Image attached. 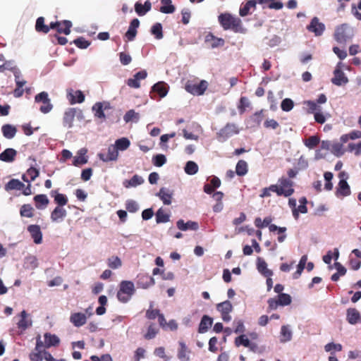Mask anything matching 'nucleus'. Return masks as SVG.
<instances>
[{
    "mask_svg": "<svg viewBox=\"0 0 361 361\" xmlns=\"http://www.w3.org/2000/svg\"><path fill=\"white\" fill-rule=\"evenodd\" d=\"M354 35L353 29L346 23L336 27L334 35L335 40L339 44H345Z\"/></svg>",
    "mask_w": 361,
    "mask_h": 361,
    "instance_id": "nucleus-4",
    "label": "nucleus"
},
{
    "mask_svg": "<svg viewBox=\"0 0 361 361\" xmlns=\"http://www.w3.org/2000/svg\"><path fill=\"white\" fill-rule=\"evenodd\" d=\"M143 183L144 179L141 176L135 174L130 180H126L123 182V185L128 188L130 187H136Z\"/></svg>",
    "mask_w": 361,
    "mask_h": 361,
    "instance_id": "nucleus-33",
    "label": "nucleus"
},
{
    "mask_svg": "<svg viewBox=\"0 0 361 361\" xmlns=\"http://www.w3.org/2000/svg\"><path fill=\"white\" fill-rule=\"evenodd\" d=\"M92 110L94 112V116L102 120L106 118V116L104 113L103 105L101 102H97L93 106Z\"/></svg>",
    "mask_w": 361,
    "mask_h": 361,
    "instance_id": "nucleus-47",
    "label": "nucleus"
},
{
    "mask_svg": "<svg viewBox=\"0 0 361 361\" xmlns=\"http://www.w3.org/2000/svg\"><path fill=\"white\" fill-rule=\"evenodd\" d=\"M247 164L244 160H240L238 161L235 166V172L237 175L240 176H245L247 173Z\"/></svg>",
    "mask_w": 361,
    "mask_h": 361,
    "instance_id": "nucleus-42",
    "label": "nucleus"
},
{
    "mask_svg": "<svg viewBox=\"0 0 361 361\" xmlns=\"http://www.w3.org/2000/svg\"><path fill=\"white\" fill-rule=\"evenodd\" d=\"M34 209L30 204H25L20 209V214L23 217L32 218L34 216Z\"/></svg>",
    "mask_w": 361,
    "mask_h": 361,
    "instance_id": "nucleus-39",
    "label": "nucleus"
},
{
    "mask_svg": "<svg viewBox=\"0 0 361 361\" xmlns=\"http://www.w3.org/2000/svg\"><path fill=\"white\" fill-rule=\"evenodd\" d=\"M140 119V114L135 112L133 109L128 111L123 116V120L126 123L130 121L137 122Z\"/></svg>",
    "mask_w": 361,
    "mask_h": 361,
    "instance_id": "nucleus-43",
    "label": "nucleus"
},
{
    "mask_svg": "<svg viewBox=\"0 0 361 361\" xmlns=\"http://www.w3.org/2000/svg\"><path fill=\"white\" fill-rule=\"evenodd\" d=\"M35 101L37 103H42L39 110L43 114L49 113L53 108L48 93L46 92H42L37 94L35 97Z\"/></svg>",
    "mask_w": 361,
    "mask_h": 361,
    "instance_id": "nucleus-8",
    "label": "nucleus"
},
{
    "mask_svg": "<svg viewBox=\"0 0 361 361\" xmlns=\"http://www.w3.org/2000/svg\"><path fill=\"white\" fill-rule=\"evenodd\" d=\"M307 29L310 32H314L315 36H320L325 30V25L324 23L319 22L317 17H314L310 25L307 26Z\"/></svg>",
    "mask_w": 361,
    "mask_h": 361,
    "instance_id": "nucleus-11",
    "label": "nucleus"
},
{
    "mask_svg": "<svg viewBox=\"0 0 361 361\" xmlns=\"http://www.w3.org/2000/svg\"><path fill=\"white\" fill-rule=\"evenodd\" d=\"M44 338L45 348H49L52 346H58L60 343L59 338L55 334H51V333H45L44 335Z\"/></svg>",
    "mask_w": 361,
    "mask_h": 361,
    "instance_id": "nucleus-23",
    "label": "nucleus"
},
{
    "mask_svg": "<svg viewBox=\"0 0 361 361\" xmlns=\"http://www.w3.org/2000/svg\"><path fill=\"white\" fill-rule=\"evenodd\" d=\"M126 209L131 213H135L138 210V204L137 203L132 200H129L126 203Z\"/></svg>",
    "mask_w": 361,
    "mask_h": 361,
    "instance_id": "nucleus-61",
    "label": "nucleus"
},
{
    "mask_svg": "<svg viewBox=\"0 0 361 361\" xmlns=\"http://www.w3.org/2000/svg\"><path fill=\"white\" fill-rule=\"evenodd\" d=\"M306 262H307V256L303 255L299 262L297 271L293 274L294 279H298L300 276L302 271L305 269Z\"/></svg>",
    "mask_w": 361,
    "mask_h": 361,
    "instance_id": "nucleus-52",
    "label": "nucleus"
},
{
    "mask_svg": "<svg viewBox=\"0 0 361 361\" xmlns=\"http://www.w3.org/2000/svg\"><path fill=\"white\" fill-rule=\"evenodd\" d=\"M176 225L178 228L181 231H197L199 228L198 224L195 221H188L186 223H185L183 219H180L177 221Z\"/></svg>",
    "mask_w": 361,
    "mask_h": 361,
    "instance_id": "nucleus-24",
    "label": "nucleus"
},
{
    "mask_svg": "<svg viewBox=\"0 0 361 361\" xmlns=\"http://www.w3.org/2000/svg\"><path fill=\"white\" fill-rule=\"evenodd\" d=\"M50 194L54 197L56 207H63L68 203V198L64 194L59 193L57 190H51Z\"/></svg>",
    "mask_w": 361,
    "mask_h": 361,
    "instance_id": "nucleus-29",
    "label": "nucleus"
},
{
    "mask_svg": "<svg viewBox=\"0 0 361 361\" xmlns=\"http://www.w3.org/2000/svg\"><path fill=\"white\" fill-rule=\"evenodd\" d=\"M67 98L71 104L82 103L85 100V95L80 90L74 91L71 90L67 94Z\"/></svg>",
    "mask_w": 361,
    "mask_h": 361,
    "instance_id": "nucleus-18",
    "label": "nucleus"
},
{
    "mask_svg": "<svg viewBox=\"0 0 361 361\" xmlns=\"http://www.w3.org/2000/svg\"><path fill=\"white\" fill-rule=\"evenodd\" d=\"M213 323V319L207 315H204L201 319V322L199 325L198 332L200 334H204L207 331L209 327L212 326Z\"/></svg>",
    "mask_w": 361,
    "mask_h": 361,
    "instance_id": "nucleus-27",
    "label": "nucleus"
},
{
    "mask_svg": "<svg viewBox=\"0 0 361 361\" xmlns=\"http://www.w3.org/2000/svg\"><path fill=\"white\" fill-rule=\"evenodd\" d=\"M25 188V184L18 179H11L5 185L6 190H21Z\"/></svg>",
    "mask_w": 361,
    "mask_h": 361,
    "instance_id": "nucleus-32",
    "label": "nucleus"
},
{
    "mask_svg": "<svg viewBox=\"0 0 361 361\" xmlns=\"http://www.w3.org/2000/svg\"><path fill=\"white\" fill-rule=\"evenodd\" d=\"M278 185L272 187L278 196L290 197L294 193V183L290 179L281 177L278 180Z\"/></svg>",
    "mask_w": 361,
    "mask_h": 361,
    "instance_id": "nucleus-3",
    "label": "nucleus"
},
{
    "mask_svg": "<svg viewBox=\"0 0 361 361\" xmlns=\"http://www.w3.org/2000/svg\"><path fill=\"white\" fill-rule=\"evenodd\" d=\"M70 321L75 326L80 327L86 323L87 317L84 313L75 312L71 314Z\"/></svg>",
    "mask_w": 361,
    "mask_h": 361,
    "instance_id": "nucleus-21",
    "label": "nucleus"
},
{
    "mask_svg": "<svg viewBox=\"0 0 361 361\" xmlns=\"http://www.w3.org/2000/svg\"><path fill=\"white\" fill-rule=\"evenodd\" d=\"M256 1L254 0L247 1L244 5L241 6L239 10L240 16L244 17L249 14L251 8H255Z\"/></svg>",
    "mask_w": 361,
    "mask_h": 361,
    "instance_id": "nucleus-36",
    "label": "nucleus"
},
{
    "mask_svg": "<svg viewBox=\"0 0 361 361\" xmlns=\"http://www.w3.org/2000/svg\"><path fill=\"white\" fill-rule=\"evenodd\" d=\"M130 145V140L126 137H122L118 139L115 142V147H116L117 150L124 151L127 149Z\"/></svg>",
    "mask_w": 361,
    "mask_h": 361,
    "instance_id": "nucleus-41",
    "label": "nucleus"
},
{
    "mask_svg": "<svg viewBox=\"0 0 361 361\" xmlns=\"http://www.w3.org/2000/svg\"><path fill=\"white\" fill-rule=\"evenodd\" d=\"M279 303L281 306L288 305L291 303V297L286 293H281L278 295Z\"/></svg>",
    "mask_w": 361,
    "mask_h": 361,
    "instance_id": "nucleus-54",
    "label": "nucleus"
},
{
    "mask_svg": "<svg viewBox=\"0 0 361 361\" xmlns=\"http://www.w3.org/2000/svg\"><path fill=\"white\" fill-rule=\"evenodd\" d=\"M152 91L159 94V97H164L169 91V87L164 82H158L152 87Z\"/></svg>",
    "mask_w": 361,
    "mask_h": 361,
    "instance_id": "nucleus-25",
    "label": "nucleus"
},
{
    "mask_svg": "<svg viewBox=\"0 0 361 361\" xmlns=\"http://www.w3.org/2000/svg\"><path fill=\"white\" fill-rule=\"evenodd\" d=\"M341 63H338L334 71V77L331 78V82L337 86L346 84L348 82V78L341 70L340 66Z\"/></svg>",
    "mask_w": 361,
    "mask_h": 361,
    "instance_id": "nucleus-10",
    "label": "nucleus"
},
{
    "mask_svg": "<svg viewBox=\"0 0 361 361\" xmlns=\"http://www.w3.org/2000/svg\"><path fill=\"white\" fill-rule=\"evenodd\" d=\"M86 152V150H85L84 152H82V149L80 150V155L76 156L73 158V164L75 166H79L81 165H83L87 162V159L84 156L85 153Z\"/></svg>",
    "mask_w": 361,
    "mask_h": 361,
    "instance_id": "nucleus-51",
    "label": "nucleus"
},
{
    "mask_svg": "<svg viewBox=\"0 0 361 361\" xmlns=\"http://www.w3.org/2000/svg\"><path fill=\"white\" fill-rule=\"evenodd\" d=\"M257 269L266 277H269L273 275L272 271L267 269V264L266 262L260 258H258Z\"/></svg>",
    "mask_w": 361,
    "mask_h": 361,
    "instance_id": "nucleus-34",
    "label": "nucleus"
},
{
    "mask_svg": "<svg viewBox=\"0 0 361 361\" xmlns=\"http://www.w3.org/2000/svg\"><path fill=\"white\" fill-rule=\"evenodd\" d=\"M154 284V279L149 275L140 274L137 276V286L138 288L146 289Z\"/></svg>",
    "mask_w": 361,
    "mask_h": 361,
    "instance_id": "nucleus-15",
    "label": "nucleus"
},
{
    "mask_svg": "<svg viewBox=\"0 0 361 361\" xmlns=\"http://www.w3.org/2000/svg\"><path fill=\"white\" fill-rule=\"evenodd\" d=\"M82 117V111L78 108H68L66 110L63 117V125L64 127L71 128L73 126L75 117Z\"/></svg>",
    "mask_w": 361,
    "mask_h": 361,
    "instance_id": "nucleus-6",
    "label": "nucleus"
},
{
    "mask_svg": "<svg viewBox=\"0 0 361 361\" xmlns=\"http://www.w3.org/2000/svg\"><path fill=\"white\" fill-rule=\"evenodd\" d=\"M185 172L188 175H195L198 171L197 164L192 161H188L185 166Z\"/></svg>",
    "mask_w": 361,
    "mask_h": 361,
    "instance_id": "nucleus-45",
    "label": "nucleus"
},
{
    "mask_svg": "<svg viewBox=\"0 0 361 361\" xmlns=\"http://www.w3.org/2000/svg\"><path fill=\"white\" fill-rule=\"evenodd\" d=\"M158 331L153 324L149 325L147 332L145 335V338L147 340L152 339L155 337Z\"/></svg>",
    "mask_w": 361,
    "mask_h": 361,
    "instance_id": "nucleus-63",
    "label": "nucleus"
},
{
    "mask_svg": "<svg viewBox=\"0 0 361 361\" xmlns=\"http://www.w3.org/2000/svg\"><path fill=\"white\" fill-rule=\"evenodd\" d=\"M135 292V286L132 281H122L119 284L116 297L120 302L126 303L131 299Z\"/></svg>",
    "mask_w": 361,
    "mask_h": 361,
    "instance_id": "nucleus-2",
    "label": "nucleus"
},
{
    "mask_svg": "<svg viewBox=\"0 0 361 361\" xmlns=\"http://www.w3.org/2000/svg\"><path fill=\"white\" fill-rule=\"evenodd\" d=\"M294 106L293 101L291 99L286 98L281 104V108L283 111H290Z\"/></svg>",
    "mask_w": 361,
    "mask_h": 361,
    "instance_id": "nucleus-56",
    "label": "nucleus"
},
{
    "mask_svg": "<svg viewBox=\"0 0 361 361\" xmlns=\"http://www.w3.org/2000/svg\"><path fill=\"white\" fill-rule=\"evenodd\" d=\"M350 188L347 180H340L335 192L336 196L337 197H344L350 195Z\"/></svg>",
    "mask_w": 361,
    "mask_h": 361,
    "instance_id": "nucleus-14",
    "label": "nucleus"
},
{
    "mask_svg": "<svg viewBox=\"0 0 361 361\" xmlns=\"http://www.w3.org/2000/svg\"><path fill=\"white\" fill-rule=\"evenodd\" d=\"M235 344L236 346L243 345L247 348V346H250V341L245 335H240L235 338Z\"/></svg>",
    "mask_w": 361,
    "mask_h": 361,
    "instance_id": "nucleus-57",
    "label": "nucleus"
},
{
    "mask_svg": "<svg viewBox=\"0 0 361 361\" xmlns=\"http://www.w3.org/2000/svg\"><path fill=\"white\" fill-rule=\"evenodd\" d=\"M156 221L157 224L166 223L169 221V215L160 208L156 213Z\"/></svg>",
    "mask_w": 361,
    "mask_h": 361,
    "instance_id": "nucleus-49",
    "label": "nucleus"
},
{
    "mask_svg": "<svg viewBox=\"0 0 361 361\" xmlns=\"http://www.w3.org/2000/svg\"><path fill=\"white\" fill-rule=\"evenodd\" d=\"M35 30L37 32L47 34L49 32V27L44 24V18L39 17L36 20Z\"/></svg>",
    "mask_w": 361,
    "mask_h": 361,
    "instance_id": "nucleus-37",
    "label": "nucleus"
},
{
    "mask_svg": "<svg viewBox=\"0 0 361 361\" xmlns=\"http://www.w3.org/2000/svg\"><path fill=\"white\" fill-rule=\"evenodd\" d=\"M319 137L317 135H312L305 139L304 144L309 149H313L319 145Z\"/></svg>",
    "mask_w": 361,
    "mask_h": 361,
    "instance_id": "nucleus-44",
    "label": "nucleus"
},
{
    "mask_svg": "<svg viewBox=\"0 0 361 361\" xmlns=\"http://www.w3.org/2000/svg\"><path fill=\"white\" fill-rule=\"evenodd\" d=\"M151 33L154 35L157 39L163 38L162 25L160 23H156L151 28Z\"/></svg>",
    "mask_w": 361,
    "mask_h": 361,
    "instance_id": "nucleus-46",
    "label": "nucleus"
},
{
    "mask_svg": "<svg viewBox=\"0 0 361 361\" xmlns=\"http://www.w3.org/2000/svg\"><path fill=\"white\" fill-rule=\"evenodd\" d=\"M343 349L342 345L340 343H329L324 346L326 352L333 353L332 351H341Z\"/></svg>",
    "mask_w": 361,
    "mask_h": 361,
    "instance_id": "nucleus-58",
    "label": "nucleus"
},
{
    "mask_svg": "<svg viewBox=\"0 0 361 361\" xmlns=\"http://www.w3.org/2000/svg\"><path fill=\"white\" fill-rule=\"evenodd\" d=\"M17 152L13 148H7L0 154V160L5 162H12L15 160Z\"/></svg>",
    "mask_w": 361,
    "mask_h": 361,
    "instance_id": "nucleus-26",
    "label": "nucleus"
},
{
    "mask_svg": "<svg viewBox=\"0 0 361 361\" xmlns=\"http://www.w3.org/2000/svg\"><path fill=\"white\" fill-rule=\"evenodd\" d=\"M1 131L6 138L12 139L16 134L17 128L11 124H5L1 127Z\"/></svg>",
    "mask_w": 361,
    "mask_h": 361,
    "instance_id": "nucleus-31",
    "label": "nucleus"
},
{
    "mask_svg": "<svg viewBox=\"0 0 361 361\" xmlns=\"http://www.w3.org/2000/svg\"><path fill=\"white\" fill-rule=\"evenodd\" d=\"M216 309L221 312V318L224 322H229L231 319L230 312L233 310V306L229 300H226L216 305Z\"/></svg>",
    "mask_w": 361,
    "mask_h": 361,
    "instance_id": "nucleus-9",
    "label": "nucleus"
},
{
    "mask_svg": "<svg viewBox=\"0 0 361 361\" xmlns=\"http://www.w3.org/2000/svg\"><path fill=\"white\" fill-rule=\"evenodd\" d=\"M60 25L57 27L56 31L59 33H63L68 35L71 32L72 23L70 20H62L59 23Z\"/></svg>",
    "mask_w": 361,
    "mask_h": 361,
    "instance_id": "nucleus-38",
    "label": "nucleus"
},
{
    "mask_svg": "<svg viewBox=\"0 0 361 361\" xmlns=\"http://www.w3.org/2000/svg\"><path fill=\"white\" fill-rule=\"evenodd\" d=\"M239 133L237 126L234 123H227L224 128L216 134V137L219 141L224 142L230 137L236 135Z\"/></svg>",
    "mask_w": 361,
    "mask_h": 361,
    "instance_id": "nucleus-7",
    "label": "nucleus"
},
{
    "mask_svg": "<svg viewBox=\"0 0 361 361\" xmlns=\"http://www.w3.org/2000/svg\"><path fill=\"white\" fill-rule=\"evenodd\" d=\"M109 267L113 269H118L122 266L121 259L118 256H112L107 260Z\"/></svg>",
    "mask_w": 361,
    "mask_h": 361,
    "instance_id": "nucleus-48",
    "label": "nucleus"
},
{
    "mask_svg": "<svg viewBox=\"0 0 361 361\" xmlns=\"http://www.w3.org/2000/svg\"><path fill=\"white\" fill-rule=\"evenodd\" d=\"M73 43L80 49H86L90 44L89 41L86 40L84 37H82L75 39L73 41Z\"/></svg>",
    "mask_w": 361,
    "mask_h": 361,
    "instance_id": "nucleus-59",
    "label": "nucleus"
},
{
    "mask_svg": "<svg viewBox=\"0 0 361 361\" xmlns=\"http://www.w3.org/2000/svg\"><path fill=\"white\" fill-rule=\"evenodd\" d=\"M205 42H209L212 48L223 47L225 44L224 39L214 36L212 32H209L206 35Z\"/></svg>",
    "mask_w": 361,
    "mask_h": 361,
    "instance_id": "nucleus-22",
    "label": "nucleus"
},
{
    "mask_svg": "<svg viewBox=\"0 0 361 361\" xmlns=\"http://www.w3.org/2000/svg\"><path fill=\"white\" fill-rule=\"evenodd\" d=\"M218 20L224 30H231L238 32L242 28V21L239 18L232 16L231 13H221L218 16Z\"/></svg>",
    "mask_w": 361,
    "mask_h": 361,
    "instance_id": "nucleus-1",
    "label": "nucleus"
},
{
    "mask_svg": "<svg viewBox=\"0 0 361 361\" xmlns=\"http://www.w3.org/2000/svg\"><path fill=\"white\" fill-rule=\"evenodd\" d=\"M27 231L35 244H40L42 242V233L40 226L36 224H32L27 226Z\"/></svg>",
    "mask_w": 361,
    "mask_h": 361,
    "instance_id": "nucleus-16",
    "label": "nucleus"
},
{
    "mask_svg": "<svg viewBox=\"0 0 361 361\" xmlns=\"http://www.w3.org/2000/svg\"><path fill=\"white\" fill-rule=\"evenodd\" d=\"M140 25V21L137 18H134L131 20L128 30L125 34V37L128 41H133L137 35V28Z\"/></svg>",
    "mask_w": 361,
    "mask_h": 361,
    "instance_id": "nucleus-17",
    "label": "nucleus"
},
{
    "mask_svg": "<svg viewBox=\"0 0 361 361\" xmlns=\"http://www.w3.org/2000/svg\"><path fill=\"white\" fill-rule=\"evenodd\" d=\"M269 230L270 232L278 231L279 234H280L278 237V241L279 243H283L286 238V235L284 234L286 231V227H279L275 224H271L269 226Z\"/></svg>",
    "mask_w": 361,
    "mask_h": 361,
    "instance_id": "nucleus-35",
    "label": "nucleus"
},
{
    "mask_svg": "<svg viewBox=\"0 0 361 361\" xmlns=\"http://www.w3.org/2000/svg\"><path fill=\"white\" fill-rule=\"evenodd\" d=\"M159 197L163 201L164 204L169 205L171 203V193L169 192V190L162 188L160 189L159 193Z\"/></svg>",
    "mask_w": 361,
    "mask_h": 361,
    "instance_id": "nucleus-40",
    "label": "nucleus"
},
{
    "mask_svg": "<svg viewBox=\"0 0 361 361\" xmlns=\"http://www.w3.org/2000/svg\"><path fill=\"white\" fill-rule=\"evenodd\" d=\"M118 152L115 147L114 145H111L108 147V152L107 153H100L99 154V157L100 160L108 162L111 161H116L118 159Z\"/></svg>",
    "mask_w": 361,
    "mask_h": 361,
    "instance_id": "nucleus-13",
    "label": "nucleus"
},
{
    "mask_svg": "<svg viewBox=\"0 0 361 361\" xmlns=\"http://www.w3.org/2000/svg\"><path fill=\"white\" fill-rule=\"evenodd\" d=\"M208 87V82L206 80H201L196 82L195 80H188L185 83V90L193 95H202Z\"/></svg>",
    "mask_w": 361,
    "mask_h": 361,
    "instance_id": "nucleus-5",
    "label": "nucleus"
},
{
    "mask_svg": "<svg viewBox=\"0 0 361 361\" xmlns=\"http://www.w3.org/2000/svg\"><path fill=\"white\" fill-rule=\"evenodd\" d=\"M281 340L283 342L288 341L292 338V332L286 326H282L281 329Z\"/></svg>",
    "mask_w": 361,
    "mask_h": 361,
    "instance_id": "nucleus-53",
    "label": "nucleus"
},
{
    "mask_svg": "<svg viewBox=\"0 0 361 361\" xmlns=\"http://www.w3.org/2000/svg\"><path fill=\"white\" fill-rule=\"evenodd\" d=\"M35 207L38 209H42L45 208L49 202V200L46 195L40 194L37 195L33 198Z\"/></svg>",
    "mask_w": 361,
    "mask_h": 361,
    "instance_id": "nucleus-28",
    "label": "nucleus"
},
{
    "mask_svg": "<svg viewBox=\"0 0 361 361\" xmlns=\"http://www.w3.org/2000/svg\"><path fill=\"white\" fill-rule=\"evenodd\" d=\"M346 319L350 324L361 323V315L355 308H349L347 310Z\"/></svg>",
    "mask_w": 361,
    "mask_h": 361,
    "instance_id": "nucleus-19",
    "label": "nucleus"
},
{
    "mask_svg": "<svg viewBox=\"0 0 361 361\" xmlns=\"http://www.w3.org/2000/svg\"><path fill=\"white\" fill-rule=\"evenodd\" d=\"M152 161L154 166L161 167L166 162V158L164 154H159L153 157Z\"/></svg>",
    "mask_w": 361,
    "mask_h": 361,
    "instance_id": "nucleus-55",
    "label": "nucleus"
},
{
    "mask_svg": "<svg viewBox=\"0 0 361 361\" xmlns=\"http://www.w3.org/2000/svg\"><path fill=\"white\" fill-rule=\"evenodd\" d=\"M20 315H21V319L18 323V328L25 330L31 325V322H30L27 319V313H26L25 310H23L21 312Z\"/></svg>",
    "mask_w": 361,
    "mask_h": 361,
    "instance_id": "nucleus-50",
    "label": "nucleus"
},
{
    "mask_svg": "<svg viewBox=\"0 0 361 361\" xmlns=\"http://www.w3.org/2000/svg\"><path fill=\"white\" fill-rule=\"evenodd\" d=\"M181 15H182V23L184 25H187L190 22V19L191 17L190 11L188 8H184L181 11Z\"/></svg>",
    "mask_w": 361,
    "mask_h": 361,
    "instance_id": "nucleus-64",
    "label": "nucleus"
},
{
    "mask_svg": "<svg viewBox=\"0 0 361 361\" xmlns=\"http://www.w3.org/2000/svg\"><path fill=\"white\" fill-rule=\"evenodd\" d=\"M161 4L159 11L163 13H173L176 11V7L173 5L171 0H161Z\"/></svg>",
    "mask_w": 361,
    "mask_h": 361,
    "instance_id": "nucleus-30",
    "label": "nucleus"
},
{
    "mask_svg": "<svg viewBox=\"0 0 361 361\" xmlns=\"http://www.w3.org/2000/svg\"><path fill=\"white\" fill-rule=\"evenodd\" d=\"M67 212L63 207H56L51 213V219L53 222L62 221L66 216Z\"/></svg>",
    "mask_w": 361,
    "mask_h": 361,
    "instance_id": "nucleus-20",
    "label": "nucleus"
},
{
    "mask_svg": "<svg viewBox=\"0 0 361 361\" xmlns=\"http://www.w3.org/2000/svg\"><path fill=\"white\" fill-rule=\"evenodd\" d=\"M119 59L121 64L123 66L128 65L132 61V58L130 55L126 52L119 53Z\"/></svg>",
    "mask_w": 361,
    "mask_h": 361,
    "instance_id": "nucleus-62",
    "label": "nucleus"
},
{
    "mask_svg": "<svg viewBox=\"0 0 361 361\" xmlns=\"http://www.w3.org/2000/svg\"><path fill=\"white\" fill-rule=\"evenodd\" d=\"M250 105L249 100L245 97H241L240 99L238 109L240 114H243L245 111V109Z\"/></svg>",
    "mask_w": 361,
    "mask_h": 361,
    "instance_id": "nucleus-60",
    "label": "nucleus"
},
{
    "mask_svg": "<svg viewBox=\"0 0 361 361\" xmlns=\"http://www.w3.org/2000/svg\"><path fill=\"white\" fill-rule=\"evenodd\" d=\"M191 350L183 341H178L177 357L180 361H190Z\"/></svg>",
    "mask_w": 361,
    "mask_h": 361,
    "instance_id": "nucleus-12",
    "label": "nucleus"
}]
</instances>
